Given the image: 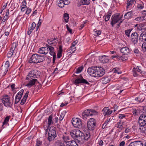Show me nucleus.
Listing matches in <instances>:
<instances>
[{
  "instance_id": "obj_56",
  "label": "nucleus",
  "mask_w": 146,
  "mask_h": 146,
  "mask_svg": "<svg viewBox=\"0 0 146 146\" xmlns=\"http://www.w3.org/2000/svg\"><path fill=\"white\" fill-rule=\"evenodd\" d=\"M31 9L28 8L26 12V14L27 15L29 14L31 12Z\"/></svg>"
},
{
  "instance_id": "obj_22",
  "label": "nucleus",
  "mask_w": 146,
  "mask_h": 146,
  "mask_svg": "<svg viewBox=\"0 0 146 146\" xmlns=\"http://www.w3.org/2000/svg\"><path fill=\"white\" fill-rule=\"evenodd\" d=\"M38 80L37 79L35 78L33 79L30 80L29 82L25 85V86H27L28 88H30L34 85L36 82Z\"/></svg>"
},
{
  "instance_id": "obj_28",
  "label": "nucleus",
  "mask_w": 146,
  "mask_h": 146,
  "mask_svg": "<svg viewBox=\"0 0 146 146\" xmlns=\"http://www.w3.org/2000/svg\"><path fill=\"white\" fill-rule=\"evenodd\" d=\"M46 45L48 47V49H49V53L51 55H55V54H56L54 52V47L47 44Z\"/></svg>"
},
{
  "instance_id": "obj_14",
  "label": "nucleus",
  "mask_w": 146,
  "mask_h": 146,
  "mask_svg": "<svg viewBox=\"0 0 146 146\" xmlns=\"http://www.w3.org/2000/svg\"><path fill=\"white\" fill-rule=\"evenodd\" d=\"M90 133L87 132L85 134L82 133V135L81 137L80 143H82L84 140H87L90 137Z\"/></svg>"
},
{
  "instance_id": "obj_7",
  "label": "nucleus",
  "mask_w": 146,
  "mask_h": 146,
  "mask_svg": "<svg viewBox=\"0 0 146 146\" xmlns=\"http://www.w3.org/2000/svg\"><path fill=\"white\" fill-rule=\"evenodd\" d=\"M96 111L94 110H90L88 109L85 110L82 113V117L83 118H84L85 116H92L94 114H95L94 113H96Z\"/></svg>"
},
{
  "instance_id": "obj_8",
  "label": "nucleus",
  "mask_w": 146,
  "mask_h": 146,
  "mask_svg": "<svg viewBox=\"0 0 146 146\" xmlns=\"http://www.w3.org/2000/svg\"><path fill=\"white\" fill-rule=\"evenodd\" d=\"M119 15L116 14L112 16L111 19V24L113 27L114 25L121 21V18L119 17Z\"/></svg>"
},
{
  "instance_id": "obj_6",
  "label": "nucleus",
  "mask_w": 146,
  "mask_h": 146,
  "mask_svg": "<svg viewBox=\"0 0 146 146\" xmlns=\"http://www.w3.org/2000/svg\"><path fill=\"white\" fill-rule=\"evenodd\" d=\"M2 100L3 102L2 103L5 106L11 107L13 103L10 102V98L8 95H5Z\"/></svg>"
},
{
  "instance_id": "obj_58",
  "label": "nucleus",
  "mask_w": 146,
  "mask_h": 146,
  "mask_svg": "<svg viewBox=\"0 0 146 146\" xmlns=\"http://www.w3.org/2000/svg\"><path fill=\"white\" fill-rule=\"evenodd\" d=\"M120 57V56L118 55H115V56H112L111 58H117L119 60V57Z\"/></svg>"
},
{
  "instance_id": "obj_55",
  "label": "nucleus",
  "mask_w": 146,
  "mask_h": 146,
  "mask_svg": "<svg viewBox=\"0 0 146 146\" xmlns=\"http://www.w3.org/2000/svg\"><path fill=\"white\" fill-rule=\"evenodd\" d=\"M3 104L2 103L0 104V111H2L3 110Z\"/></svg>"
},
{
  "instance_id": "obj_4",
  "label": "nucleus",
  "mask_w": 146,
  "mask_h": 146,
  "mask_svg": "<svg viewBox=\"0 0 146 146\" xmlns=\"http://www.w3.org/2000/svg\"><path fill=\"white\" fill-rule=\"evenodd\" d=\"M72 123L74 127L79 129L82 128V122L80 119L74 118L72 120Z\"/></svg>"
},
{
  "instance_id": "obj_25",
  "label": "nucleus",
  "mask_w": 146,
  "mask_h": 146,
  "mask_svg": "<svg viewBox=\"0 0 146 146\" xmlns=\"http://www.w3.org/2000/svg\"><path fill=\"white\" fill-rule=\"evenodd\" d=\"M135 3V0H128L127 3V9L131 8L132 5L134 4Z\"/></svg>"
},
{
  "instance_id": "obj_13",
  "label": "nucleus",
  "mask_w": 146,
  "mask_h": 146,
  "mask_svg": "<svg viewBox=\"0 0 146 146\" xmlns=\"http://www.w3.org/2000/svg\"><path fill=\"white\" fill-rule=\"evenodd\" d=\"M96 68L97 66H92L89 68L87 70L88 74L92 76L95 77Z\"/></svg>"
},
{
  "instance_id": "obj_18",
  "label": "nucleus",
  "mask_w": 146,
  "mask_h": 146,
  "mask_svg": "<svg viewBox=\"0 0 146 146\" xmlns=\"http://www.w3.org/2000/svg\"><path fill=\"white\" fill-rule=\"evenodd\" d=\"M102 113L104 116L109 115L112 113V110H111L107 107L104 108L102 110Z\"/></svg>"
},
{
  "instance_id": "obj_16",
  "label": "nucleus",
  "mask_w": 146,
  "mask_h": 146,
  "mask_svg": "<svg viewBox=\"0 0 146 146\" xmlns=\"http://www.w3.org/2000/svg\"><path fill=\"white\" fill-rule=\"evenodd\" d=\"M36 70L35 69L32 70L31 71L29 72L27 76L26 79L27 80H29L31 78V77L36 76Z\"/></svg>"
},
{
  "instance_id": "obj_45",
  "label": "nucleus",
  "mask_w": 146,
  "mask_h": 146,
  "mask_svg": "<svg viewBox=\"0 0 146 146\" xmlns=\"http://www.w3.org/2000/svg\"><path fill=\"white\" fill-rule=\"evenodd\" d=\"M42 144V141L40 140H37L36 141V146H41Z\"/></svg>"
},
{
  "instance_id": "obj_2",
  "label": "nucleus",
  "mask_w": 146,
  "mask_h": 146,
  "mask_svg": "<svg viewBox=\"0 0 146 146\" xmlns=\"http://www.w3.org/2000/svg\"><path fill=\"white\" fill-rule=\"evenodd\" d=\"M57 135L55 128L53 127H51L49 129L48 133V137L47 140L50 142L54 140L56 137Z\"/></svg>"
},
{
  "instance_id": "obj_5",
  "label": "nucleus",
  "mask_w": 146,
  "mask_h": 146,
  "mask_svg": "<svg viewBox=\"0 0 146 146\" xmlns=\"http://www.w3.org/2000/svg\"><path fill=\"white\" fill-rule=\"evenodd\" d=\"M74 83L77 86H78L79 84H89L86 80L83 78L81 75L75 79Z\"/></svg>"
},
{
  "instance_id": "obj_50",
  "label": "nucleus",
  "mask_w": 146,
  "mask_h": 146,
  "mask_svg": "<svg viewBox=\"0 0 146 146\" xmlns=\"http://www.w3.org/2000/svg\"><path fill=\"white\" fill-rule=\"evenodd\" d=\"M36 26V24L35 22H33L31 24V26L29 27L32 30H33Z\"/></svg>"
},
{
  "instance_id": "obj_10",
  "label": "nucleus",
  "mask_w": 146,
  "mask_h": 146,
  "mask_svg": "<svg viewBox=\"0 0 146 146\" xmlns=\"http://www.w3.org/2000/svg\"><path fill=\"white\" fill-rule=\"evenodd\" d=\"M138 123L141 127L146 125V116L144 114L141 115L139 118Z\"/></svg>"
},
{
  "instance_id": "obj_3",
  "label": "nucleus",
  "mask_w": 146,
  "mask_h": 146,
  "mask_svg": "<svg viewBox=\"0 0 146 146\" xmlns=\"http://www.w3.org/2000/svg\"><path fill=\"white\" fill-rule=\"evenodd\" d=\"M96 121L93 118H90L88 121L87 127L89 130H94L96 127Z\"/></svg>"
},
{
  "instance_id": "obj_36",
  "label": "nucleus",
  "mask_w": 146,
  "mask_h": 146,
  "mask_svg": "<svg viewBox=\"0 0 146 146\" xmlns=\"http://www.w3.org/2000/svg\"><path fill=\"white\" fill-rule=\"evenodd\" d=\"M58 42V40H57L55 41H54V40H51V41L48 42V44L52 47V46H56Z\"/></svg>"
},
{
  "instance_id": "obj_62",
  "label": "nucleus",
  "mask_w": 146,
  "mask_h": 146,
  "mask_svg": "<svg viewBox=\"0 0 146 146\" xmlns=\"http://www.w3.org/2000/svg\"><path fill=\"white\" fill-rule=\"evenodd\" d=\"M57 56L58 58H60L62 56L61 52H58L57 54Z\"/></svg>"
},
{
  "instance_id": "obj_49",
  "label": "nucleus",
  "mask_w": 146,
  "mask_h": 146,
  "mask_svg": "<svg viewBox=\"0 0 146 146\" xmlns=\"http://www.w3.org/2000/svg\"><path fill=\"white\" fill-rule=\"evenodd\" d=\"M144 17H138L135 19V20L137 21H140L143 20Z\"/></svg>"
},
{
  "instance_id": "obj_31",
  "label": "nucleus",
  "mask_w": 146,
  "mask_h": 146,
  "mask_svg": "<svg viewBox=\"0 0 146 146\" xmlns=\"http://www.w3.org/2000/svg\"><path fill=\"white\" fill-rule=\"evenodd\" d=\"M10 117V116H6L5 118L4 121L3 122V124L2 125V127H3V128L4 127H3L4 125H9L8 122L9 121V119Z\"/></svg>"
},
{
  "instance_id": "obj_32",
  "label": "nucleus",
  "mask_w": 146,
  "mask_h": 146,
  "mask_svg": "<svg viewBox=\"0 0 146 146\" xmlns=\"http://www.w3.org/2000/svg\"><path fill=\"white\" fill-rule=\"evenodd\" d=\"M24 92L23 89L21 90L17 94L15 98H17V99H21L22 97Z\"/></svg>"
},
{
  "instance_id": "obj_1",
  "label": "nucleus",
  "mask_w": 146,
  "mask_h": 146,
  "mask_svg": "<svg viewBox=\"0 0 146 146\" xmlns=\"http://www.w3.org/2000/svg\"><path fill=\"white\" fill-rule=\"evenodd\" d=\"M70 134L74 139L77 140L78 143H80L82 133L80 130L74 129L70 132Z\"/></svg>"
},
{
  "instance_id": "obj_44",
  "label": "nucleus",
  "mask_w": 146,
  "mask_h": 146,
  "mask_svg": "<svg viewBox=\"0 0 146 146\" xmlns=\"http://www.w3.org/2000/svg\"><path fill=\"white\" fill-rule=\"evenodd\" d=\"M116 126L117 128L120 129L121 130L122 129L123 127L122 125L121 122H117L116 125Z\"/></svg>"
},
{
  "instance_id": "obj_23",
  "label": "nucleus",
  "mask_w": 146,
  "mask_h": 146,
  "mask_svg": "<svg viewBox=\"0 0 146 146\" xmlns=\"http://www.w3.org/2000/svg\"><path fill=\"white\" fill-rule=\"evenodd\" d=\"M76 143V142L74 141H70L69 142H67L65 145L64 143H60V146H75L74 144Z\"/></svg>"
},
{
  "instance_id": "obj_26",
  "label": "nucleus",
  "mask_w": 146,
  "mask_h": 146,
  "mask_svg": "<svg viewBox=\"0 0 146 146\" xmlns=\"http://www.w3.org/2000/svg\"><path fill=\"white\" fill-rule=\"evenodd\" d=\"M46 56L44 55H39L37 54V63L42 62L45 60Z\"/></svg>"
},
{
  "instance_id": "obj_42",
  "label": "nucleus",
  "mask_w": 146,
  "mask_h": 146,
  "mask_svg": "<svg viewBox=\"0 0 146 146\" xmlns=\"http://www.w3.org/2000/svg\"><path fill=\"white\" fill-rule=\"evenodd\" d=\"M110 81L108 77L102 79V83L103 84H106Z\"/></svg>"
},
{
  "instance_id": "obj_52",
  "label": "nucleus",
  "mask_w": 146,
  "mask_h": 146,
  "mask_svg": "<svg viewBox=\"0 0 146 146\" xmlns=\"http://www.w3.org/2000/svg\"><path fill=\"white\" fill-rule=\"evenodd\" d=\"M9 33H9V32H4V33L5 34V36H6V37L5 38V40H4L6 41V40L7 39V37H8V36L9 35Z\"/></svg>"
},
{
  "instance_id": "obj_9",
  "label": "nucleus",
  "mask_w": 146,
  "mask_h": 146,
  "mask_svg": "<svg viewBox=\"0 0 146 146\" xmlns=\"http://www.w3.org/2000/svg\"><path fill=\"white\" fill-rule=\"evenodd\" d=\"M105 73V70L102 67H97L95 77H102L104 74Z\"/></svg>"
},
{
  "instance_id": "obj_43",
  "label": "nucleus",
  "mask_w": 146,
  "mask_h": 146,
  "mask_svg": "<svg viewBox=\"0 0 146 146\" xmlns=\"http://www.w3.org/2000/svg\"><path fill=\"white\" fill-rule=\"evenodd\" d=\"M83 68L84 67L83 66L79 67L78 68L76 69V73H78L81 72Z\"/></svg>"
},
{
  "instance_id": "obj_64",
  "label": "nucleus",
  "mask_w": 146,
  "mask_h": 146,
  "mask_svg": "<svg viewBox=\"0 0 146 146\" xmlns=\"http://www.w3.org/2000/svg\"><path fill=\"white\" fill-rule=\"evenodd\" d=\"M98 144L99 145H101V146H102L103 144V142L102 140H101V139H100L99 140V141L98 143Z\"/></svg>"
},
{
  "instance_id": "obj_39",
  "label": "nucleus",
  "mask_w": 146,
  "mask_h": 146,
  "mask_svg": "<svg viewBox=\"0 0 146 146\" xmlns=\"http://www.w3.org/2000/svg\"><path fill=\"white\" fill-rule=\"evenodd\" d=\"M52 116L51 115H50L48 119V126H49L51 125L53 123V122L52 121Z\"/></svg>"
},
{
  "instance_id": "obj_12",
  "label": "nucleus",
  "mask_w": 146,
  "mask_h": 146,
  "mask_svg": "<svg viewBox=\"0 0 146 146\" xmlns=\"http://www.w3.org/2000/svg\"><path fill=\"white\" fill-rule=\"evenodd\" d=\"M17 43L15 42H13L12 44L11 47L10 49V50L7 54L8 58H10L12 56L13 53L15 52L14 51L17 46Z\"/></svg>"
},
{
  "instance_id": "obj_47",
  "label": "nucleus",
  "mask_w": 146,
  "mask_h": 146,
  "mask_svg": "<svg viewBox=\"0 0 146 146\" xmlns=\"http://www.w3.org/2000/svg\"><path fill=\"white\" fill-rule=\"evenodd\" d=\"M131 31V30L130 29L125 31V34L127 36L129 37V34Z\"/></svg>"
},
{
  "instance_id": "obj_41",
  "label": "nucleus",
  "mask_w": 146,
  "mask_h": 146,
  "mask_svg": "<svg viewBox=\"0 0 146 146\" xmlns=\"http://www.w3.org/2000/svg\"><path fill=\"white\" fill-rule=\"evenodd\" d=\"M94 35L96 36L100 35L101 33V32L100 30H97L96 29L94 30Z\"/></svg>"
},
{
  "instance_id": "obj_38",
  "label": "nucleus",
  "mask_w": 146,
  "mask_h": 146,
  "mask_svg": "<svg viewBox=\"0 0 146 146\" xmlns=\"http://www.w3.org/2000/svg\"><path fill=\"white\" fill-rule=\"evenodd\" d=\"M90 2V0H83L80 1V3L82 5H88Z\"/></svg>"
},
{
  "instance_id": "obj_60",
  "label": "nucleus",
  "mask_w": 146,
  "mask_h": 146,
  "mask_svg": "<svg viewBox=\"0 0 146 146\" xmlns=\"http://www.w3.org/2000/svg\"><path fill=\"white\" fill-rule=\"evenodd\" d=\"M66 27L67 30L70 32V33H72V30L70 28L68 25H66Z\"/></svg>"
},
{
  "instance_id": "obj_17",
  "label": "nucleus",
  "mask_w": 146,
  "mask_h": 146,
  "mask_svg": "<svg viewBox=\"0 0 146 146\" xmlns=\"http://www.w3.org/2000/svg\"><path fill=\"white\" fill-rule=\"evenodd\" d=\"M37 54H33L29 59V62L30 63L37 64Z\"/></svg>"
},
{
  "instance_id": "obj_63",
  "label": "nucleus",
  "mask_w": 146,
  "mask_h": 146,
  "mask_svg": "<svg viewBox=\"0 0 146 146\" xmlns=\"http://www.w3.org/2000/svg\"><path fill=\"white\" fill-rule=\"evenodd\" d=\"M113 70L115 73H117L118 74H119V73L118 72V68H114L113 69Z\"/></svg>"
},
{
  "instance_id": "obj_20",
  "label": "nucleus",
  "mask_w": 146,
  "mask_h": 146,
  "mask_svg": "<svg viewBox=\"0 0 146 146\" xmlns=\"http://www.w3.org/2000/svg\"><path fill=\"white\" fill-rule=\"evenodd\" d=\"M48 52V47L46 46V47H44L40 48L38 51V52L40 54H47Z\"/></svg>"
},
{
  "instance_id": "obj_21",
  "label": "nucleus",
  "mask_w": 146,
  "mask_h": 146,
  "mask_svg": "<svg viewBox=\"0 0 146 146\" xmlns=\"http://www.w3.org/2000/svg\"><path fill=\"white\" fill-rule=\"evenodd\" d=\"M120 51L123 55H127L130 52V49L128 47H125L122 48L120 49Z\"/></svg>"
},
{
  "instance_id": "obj_19",
  "label": "nucleus",
  "mask_w": 146,
  "mask_h": 146,
  "mask_svg": "<svg viewBox=\"0 0 146 146\" xmlns=\"http://www.w3.org/2000/svg\"><path fill=\"white\" fill-rule=\"evenodd\" d=\"M99 60L101 63H107L109 60L108 57L105 55L99 56Z\"/></svg>"
},
{
  "instance_id": "obj_24",
  "label": "nucleus",
  "mask_w": 146,
  "mask_h": 146,
  "mask_svg": "<svg viewBox=\"0 0 146 146\" xmlns=\"http://www.w3.org/2000/svg\"><path fill=\"white\" fill-rule=\"evenodd\" d=\"M143 144L141 141H136L131 142L128 146H143Z\"/></svg>"
},
{
  "instance_id": "obj_46",
  "label": "nucleus",
  "mask_w": 146,
  "mask_h": 146,
  "mask_svg": "<svg viewBox=\"0 0 146 146\" xmlns=\"http://www.w3.org/2000/svg\"><path fill=\"white\" fill-rule=\"evenodd\" d=\"M142 47L143 51H146V42H144L143 43L142 45Z\"/></svg>"
},
{
  "instance_id": "obj_35",
  "label": "nucleus",
  "mask_w": 146,
  "mask_h": 146,
  "mask_svg": "<svg viewBox=\"0 0 146 146\" xmlns=\"http://www.w3.org/2000/svg\"><path fill=\"white\" fill-rule=\"evenodd\" d=\"M2 30L4 31V32L10 33L11 31V29L9 26H4L2 29L1 31Z\"/></svg>"
},
{
  "instance_id": "obj_40",
  "label": "nucleus",
  "mask_w": 146,
  "mask_h": 146,
  "mask_svg": "<svg viewBox=\"0 0 146 146\" xmlns=\"http://www.w3.org/2000/svg\"><path fill=\"white\" fill-rule=\"evenodd\" d=\"M137 72H136L135 71V69L133 70V75L135 76H136L137 74V72H139L141 73L142 72V71L139 68V66H137Z\"/></svg>"
},
{
  "instance_id": "obj_37",
  "label": "nucleus",
  "mask_w": 146,
  "mask_h": 146,
  "mask_svg": "<svg viewBox=\"0 0 146 146\" xmlns=\"http://www.w3.org/2000/svg\"><path fill=\"white\" fill-rule=\"evenodd\" d=\"M63 18L65 22L66 23H67L68 21V19H69L68 14L67 13H64V14Z\"/></svg>"
},
{
  "instance_id": "obj_34",
  "label": "nucleus",
  "mask_w": 146,
  "mask_h": 146,
  "mask_svg": "<svg viewBox=\"0 0 146 146\" xmlns=\"http://www.w3.org/2000/svg\"><path fill=\"white\" fill-rule=\"evenodd\" d=\"M132 11L127 12L124 15V18L126 19H129L132 16L131 14L132 13Z\"/></svg>"
},
{
  "instance_id": "obj_33",
  "label": "nucleus",
  "mask_w": 146,
  "mask_h": 146,
  "mask_svg": "<svg viewBox=\"0 0 146 146\" xmlns=\"http://www.w3.org/2000/svg\"><path fill=\"white\" fill-rule=\"evenodd\" d=\"M58 6L61 8L64 7V2L63 0H58L57 1Z\"/></svg>"
},
{
  "instance_id": "obj_15",
  "label": "nucleus",
  "mask_w": 146,
  "mask_h": 146,
  "mask_svg": "<svg viewBox=\"0 0 146 146\" xmlns=\"http://www.w3.org/2000/svg\"><path fill=\"white\" fill-rule=\"evenodd\" d=\"M138 34L137 32H135L132 33L131 35V38L132 42H134V44H137L138 42Z\"/></svg>"
},
{
  "instance_id": "obj_29",
  "label": "nucleus",
  "mask_w": 146,
  "mask_h": 146,
  "mask_svg": "<svg viewBox=\"0 0 146 146\" xmlns=\"http://www.w3.org/2000/svg\"><path fill=\"white\" fill-rule=\"evenodd\" d=\"M145 99L144 96L143 95H141L139 96L138 97L135 98V100L137 101L138 102H143Z\"/></svg>"
},
{
  "instance_id": "obj_27",
  "label": "nucleus",
  "mask_w": 146,
  "mask_h": 146,
  "mask_svg": "<svg viewBox=\"0 0 146 146\" xmlns=\"http://www.w3.org/2000/svg\"><path fill=\"white\" fill-rule=\"evenodd\" d=\"M139 39L142 42L146 41V32H142L139 36Z\"/></svg>"
},
{
  "instance_id": "obj_48",
  "label": "nucleus",
  "mask_w": 146,
  "mask_h": 146,
  "mask_svg": "<svg viewBox=\"0 0 146 146\" xmlns=\"http://www.w3.org/2000/svg\"><path fill=\"white\" fill-rule=\"evenodd\" d=\"M119 58V60H120V58H121V60L123 61L126 60L127 59V57L125 56H120Z\"/></svg>"
},
{
  "instance_id": "obj_53",
  "label": "nucleus",
  "mask_w": 146,
  "mask_h": 146,
  "mask_svg": "<svg viewBox=\"0 0 146 146\" xmlns=\"http://www.w3.org/2000/svg\"><path fill=\"white\" fill-rule=\"evenodd\" d=\"M64 2V5H68L70 3V1L68 0H63Z\"/></svg>"
},
{
  "instance_id": "obj_61",
  "label": "nucleus",
  "mask_w": 146,
  "mask_h": 146,
  "mask_svg": "<svg viewBox=\"0 0 146 146\" xmlns=\"http://www.w3.org/2000/svg\"><path fill=\"white\" fill-rule=\"evenodd\" d=\"M142 131L144 132L145 134L146 135V128L145 127H143L141 129Z\"/></svg>"
},
{
  "instance_id": "obj_30",
  "label": "nucleus",
  "mask_w": 146,
  "mask_h": 146,
  "mask_svg": "<svg viewBox=\"0 0 146 146\" xmlns=\"http://www.w3.org/2000/svg\"><path fill=\"white\" fill-rule=\"evenodd\" d=\"M29 93V92H27L25 94L23 98L21 101L20 104L21 105H23L26 102V99L28 97V94Z\"/></svg>"
},
{
  "instance_id": "obj_57",
  "label": "nucleus",
  "mask_w": 146,
  "mask_h": 146,
  "mask_svg": "<svg viewBox=\"0 0 146 146\" xmlns=\"http://www.w3.org/2000/svg\"><path fill=\"white\" fill-rule=\"evenodd\" d=\"M137 7L139 9H141L143 8V6L141 4H138L137 6Z\"/></svg>"
},
{
  "instance_id": "obj_54",
  "label": "nucleus",
  "mask_w": 146,
  "mask_h": 146,
  "mask_svg": "<svg viewBox=\"0 0 146 146\" xmlns=\"http://www.w3.org/2000/svg\"><path fill=\"white\" fill-rule=\"evenodd\" d=\"M25 3V4H22V7H24V8H25V7H27V6H26V4H27V3H26V0H23V1L22 2V3Z\"/></svg>"
},
{
  "instance_id": "obj_59",
  "label": "nucleus",
  "mask_w": 146,
  "mask_h": 146,
  "mask_svg": "<svg viewBox=\"0 0 146 146\" xmlns=\"http://www.w3.org/2000/svg\"><path fill=\"white\" fill-rule=\"evenodd\" d=\"M110 18V17H109L108 15H106L105 17V20L106 21H108Z\"/></svg>"
},
{
  "instance_id": "obj_51",
  "label": "nucleus",
  "mask_w": 146,
  "mask_h": 146,
  "mask_svg": "<svg viewBox=\"0 0 146 146\" xmlns=\"http://www.w3.org/2000/svg\"><path fill=\"white\" fill-rule=\"evenodd\" d=\"M64 114L62 113L61 114H60V117H59V120L60 121H62L63 120L64 117Z\"/></svg>"
},
{
  "instance_id": "obj_11",
  "label": "nucleus",
  "mask_w": 146,
  "mask_h": 146,
  "mask_svg": "<svg viewBox=\"0 0 146 146\" xmlns=\"http://www.w3.org/2000/svg\"><path fill=\"white\" fill-rule=\"evenodd\" d=\"M9 66V61H7L6 62L4 66H3V65H2L1 69L2 71L1 72H4L3 76H4L7 73Z\"/></svg>"
}]
</instances>
